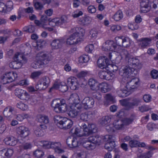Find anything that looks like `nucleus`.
Listing matches in <instances>:
<instances>
[{
  "label": "nucleus",
  "instance_id": "nucleus-1",
  "mask_svg": "<svg viewBox=\"0 0 158 158\" xmlns=\"http://www.w3.org/2000/svg\"><path fill=\"white\" fill-rule=\"evenodd\" d=\"M133 70H131L127 66L123 67L120 69L119 74L123 77L122 81L126 83V88L130 91L138 87L139 85V78H132Z\"/></svg>",
  "mask_w": 158,
  "mask_h": 158
},
{
  "label": "nucleus",
  "instance_id": "nucleus-2",
  "mask_svg": "<svg viewBox=\"0 0 158 158\" xmlns=\"http://www.w3.org/2000/svg\"><path fill=\"white\" fill-rule=\"evenodd\" d=\"M79 126L83 129L82 131H81L80 129L76 127L74 130L73 129L71 130L70 132L79 137H88L98 131V127L95 124L89 123L87 126L85 123H80Z\"/></svg>",
  "mask_w": 158,
  "mask_h": 158
},
{
  "label": "nucleus",
  "instance_id": "nucleus-3",
  "mask_svg": "<svg viewBox=\"0 0 158 158\" xmlns=\"http://www.w3.org/2000/svg\"><path fill=\"white\" fill-rule=\"evenodd\" d=\"M122 54V55L125 56L126 61L131 66V67L127 66L128 68L133 70V72L135 70L137 71L141 68V65L139 63V60L137 58L134 57L131 55L127 51H125Z\"/></svg>",
  "mask_w": 158,
  "mask_h": 158
},
{
  "label": "nucleus",
  "instance_id": "nucleus-4",
  "mask_svg": "<svg viewBox=\"0 0 158 158\" xmlns=\"http://www.w3.org/2000/svg\"><path fill=\"white\" fill-rule=\"evenodd\" d=\"M49 61L48 55L43 52H39L38 53L35 57V60L32 63L31 66L34 68H40V65H45L47 64Z\"/></svg>",
  "mask_w": 158,
  "mask_h": 158
},
{
  "label": "nucleus",
  "instance_id": "nucleus-5",
  "mask_svg": "<svg viewBox=\"0 0 158 158\" xmlns=\"http://www.w3.org/2000/svg\"><path fill=\"white\" fill-rule=\"evenodd\" d=\"M54 120L59 127L65 130L70 128L73 124L71 120L65 117H61L60 116H55Z\"/></svg>",
  "mask_w": 158,
  "mask_h": 158
},
{
  "label": "nucleus",
  "instance_id": "nucleus-6",
  "mask_svg": "<svg viewBox=\"0 0 158 158\" xmlns=\"http://www.w3.org/2000/svg\"><path fill=\"white\" fill-rule=\"evenodd\" d=\"M14 61L10 63V67L13 69H16L20 68L23 64L27 62V59L22 54L17 53L14 57Z\"/></svg>",
  "mask_w": 158,
  "mask_h": 158
},
{
  "label": "nucleus",
  "instance_id": "nucleus-7",
  "mask_svg": "<svg viewBox=\"0 0 158 158\" xmlns=\"http://www.w3.org/2000/svg\"><path fill=\"white\" fill-rule=\"evenodd\" d=\"M51 106L54 108V110L57 113H64L67 109L65 101L63 99L53 100L51 103Z\"/></svg>",
  "mask_w": 158,
  "mask_h": 158
},
{
  "label": "nucleus",
  "instance_id": "nucleus-8",
  "mask_svg": "<svg viewBox=\"0 0 158 158\" xmlns=\"http://www.w3.org/2000/svg\"><path fill=\"white\" fill-rule=\"evenodd\" d=\"M94 104V100L91 98H85L82 102V103L77 104L76 109L82 111L84 109H88L93 107Z\"/></svg>",
  "mask_w": 158,
  "mask_h": 158
},
{
  "label": "nucleus",
  "instance_id": "nucleus-9",
  "mask_svg": "<svg viewBox=\"0 0 158 158\" xmlns=\"http://www.w3.org/2000/svg\"><path fill=\"white\" fill-rule=\"evenodd\" d=\"M73 34L70 35L77 44L83 40V37L85 33V30L81 27H77L72 29L71 31Z\"/></svg>",
  "mask_w": 158,
  "mask_h": 158
},
{
  "label": "nucleus",
  "instance_id": "nucleus-10",
  "mask_svg": "<svg viewBox=\"0 0 158 158\" xmlns=\"http://www.w3.org/2000/svg\"><path fill=\"white\" fill-rule=\"evenodd\" d=\"M39 144L44 148H54L55 152L58 153L64 152V151L61 148V144L59 142H52L50 144L47 141H41L39 142Z\"/></svg>",
  "mask_w": 158,
  "mask_h": 158
},
{
  "label": "nucleus",
  "instance_id": "nucleus-11",
  "mask_svg": "<svg viewBox=\"0 0 158 158\" xmlns=\"http://www.w3.org/2000/svg\"><path fill=\"white\" fill-rule=\"evenodd\" d=\"M158 4V0H154L152 2H150L149 0H143L140 4L141 11L144 13L147 12L152 7L151 4H152V7L156 9Z\"/></svg>",
  "mask_w": 158,
  "mask_h": 158
},
{
  "label": "nucleus",
  "instance_id": "nucleus-12",
  "mask_svg": "<svg viewBox=\"0 0 158 158\" xmlns=\"http://www.w3.org/2000/svg\"><path fill=\"white\" fill-rule=\"evenodd\" d=\"M17 77V74L16 73L9 72L3 74L1 77L0 82L3 85L10 83L15 80Z\"/></svg>",
  "mask_w": 158,
  "mask_h": 158
},
{
  "label": "nucleus",
  "instance_id": "nucleus-13",
  "mask_svg": "<svg viewBox=\"0 0 158 158\" xmlns=\"http://www.w3.org/2000/svg\"><path fill=\"white\" fill-rule=\"evenodd\" d=\"M98 136L89 137L88 141L83 143V146L88 150L94 149L96 147V144L98 142Z\"/></svg>",
  "mask_w": 158,
  "mask_h": 158
},
{
  "label": "nucleus",
  "instance_id": "nucleus-14",
  "mask_svg": "<svg viewBox=\"0 0 158 158\" xmlns=\"http://www.w3.org/2000/svg\"><path fill=\"white\" fill-rule=\"evenodd\" d=\"M102 48L103 50L105 51H110L118 52V50L117 48L116 44L113 41L110 40H107L103 44Z\"/></svg>",
  "mask_w": 158,
  "mask_h": 158
},
{
  "label": "nucleus",
  "instance_id": "nucleus-15",
  "mask_svg": "<svg viewBox=\"0 0 158 158\" xmlns=\"http://www.w3.org/2000/svg\"><path fill=\"white\" fill-rule=\"evenodd\" d=\"M105 138L107 139V142L105 144V148L109 151H111L115 147V138L112 135H108L105 136Z\"/></svg>",
  "mask_w": 158,
  "mask_h": 158
},
{
  "label": "nucleus",
  "instance_id": "nucleus-16",
  "mask_svg": "<svg viewBox=\"0 0 158 158\" xmlns=\"http://www.w3.org/2000/svg\"><path fill=\"white\" fill-rule=\"evenodd\" d=\"M15 94L19 98L23 100H27L30 98V95L28 94L26 91L21 89H15Z\"/></svg>",
  "mask_w": 158,
  "mask_h": 158
},
{
  "label": "nucleus",
  "instance_id": "nucleus-17",
  "mask_svg": "<svg viewBox=\"0 0 158 158\" xmlns=\"http://www.w3.org/2000/svg\"><path fill=\"white\" fill-rule=\"evenodd\" d=\"M67 84L70 89L73 90H76L79 85L77 79L74 77H70L68 78Z\"/></svg>",
  "mask_w": 158,
  "mask_h": 158
},
{
  "label": "nucleus",
  "instance_id": "nucleus-18",
  "mask_svg": "<svg viewBox=\"0 0 158 158\" xmlns=\"http://www.w3.org/2000/svg\"><path fill=\"white\" fill-rule=\"evenodd\" d=\"M139 46L141 49H143L149 47L151 44V40L148 38H142L139 40Z\"/></svg>",
  "mask_w": 158,
  "mask_h": 158
},
{
  "label": "nucleus",
  "instance_id": "nucleus-19",
  "mask_svg": "<svg viewBox=\"0 0 158 158\" xmlns=\"http://www.w3.org/2000/svg\"><path fill=\"white\" fill-rule=\"evenodd\" d=\"M17 133L21 137L25 138L30 134L28 128L24 126H20L17 128Z\"/></svg>",
  "mask_w": 158,
  "mask_h": 158
},
{
  "label": "nucleus",
  "instance_id": "nucleus-20",
  "mask_svg": "<svg viewBox=\"0 0 158 158\" xmlns=\"http://www.w3.org/2000/svg\"><path fill=\"white\" fill-rule=\"evenodd\" d=\"M63 39H55L52 42L51 45L52 49H56L61 48L64 43Z\"/></svg>",
  "mask_w": 158,
  "mask_h": 158
},
{
  "label": "nucleus",
  "instance_id": "nucleus-21",
  "mask_svg": "<svg viewBox=\"0 0 158 158\" xmlns=\"http://www.w3.org/2000/svg\"><path fill=\"white\" fill-rule=\"evenodd\" d=\"M88 84L93 90L97 92L99 90V83L95 79L93 78L89 79Z\"/></svg>",
  "mask_w": 158,
  "mask_h": 158
},
{
  "label": "nucleus",
  "instance_id": "nucleus-22",
  "mask_svg": "<svg viewBox=\"0 0 158 158\" xmlns=\"http://www.w3.org/2000/svg\"><path fill=\"white\" fill-rule=\"evenodd\" d=\"M66 143L70 148L76 147L78 146V142L77 139L73 137H69L66 140Z\"/></svg>",
  "mask_w": 158,
  "mask_h": 158
},
{
  "label": "nucleus",
  "instance_id": "nucleus-23",
  "mask_svg": "<svg viewBox=\"0 0 158 158\" xmlns=\"http://www.w3.org/2000/svg\"><path fill=\"white\" fill-rule=\"evenodd\" d=\"M4 141L6 145L10 146H14L18 142L15 138L12 136L7 137L4 139Z\"/></svg>",
  "mask_w": 158,
  "mask_h": 158
},
{
  "label": "nucleus",
  "instance_id": "nucleus-24",
  "mask_svg": "<svg viewBox=\"0 0 158 158\" xmlns=\"http://www.w3.org/2000/svg\"><path fill=\"white\" fill-rule=\"evenodd\" d=\"M15 112V110L14 108L11 106H8L5 108L3 113L5 116L9 117L10 116L11 114H13Z\"/></svg>",
  "mask_w": 158,
  "mask_h": 158
},
{
  "label": "nucleus",
  "instance_id": "nucleus-25",
  "mask_svg": "<svg viewBox=\"0 0 158 158\" xmlns=\"http://www.w3.org/2000/svg\"><path fill=\"white\" fill-rule=\"evenodd\" d=\"M37 120L40 123H43L45 124H47L49 122L48 116L44 114H40L38 115L37 117Z\"/></svg>",
  "mask_w": 158,
  "mask_h": 158
},
{
  "label": "nucleus",
  "instance_id": "nucleus-26",
  "mask_svg": "<svg viewBox=\"0 0 158 158\" xmlns=\"http://www.w3.org/2000/svg\"><path fill=\"white\" fill-rule=\"evenodd\" d=\"M46 128V127L45 125L41 124L40 126L37 127L35 128L34 131L35 134L38 137L42 136L44 135V133L41 128L45 129Z\"/></svg>",
  "mask_w": 158,
  "mask_h": 158
},
{
  "label": "nucleus",
  "instance_id": "nucleus-27",
  "mask_svg": "<svg viewBox=\"0 0 158 158\" xmlns=\"http://www.w3.org/2000/svg\"><path fill=\"white\" fill-rule=\"evenodd\" d=\"M69 100L73 102V103L75 104V107L77 104H79V102L80 101V99L78 95L76 93L72 94L70 97Z\"/></svg>",
  "mask_w": 158,
  "mask_h": 158
},
{
  "label": "nucleus",
  "instance_id": "nucleus-28",
  "mask_svg": "<svg viewBox=\"0 0 158 158\" xmlns=\"http://www.w3.org/2000/svg\"><path fill=\"white\" fill-rule=\"evenodd\" d=\"M91 19L89 17H86L80 19L78 20V23L82 25H87L90 23Z\"/></svg>",
  "mask_w": 158,
  "mask_h": 158
},
{
  "label": "nucleus",
  "instance_id": "nucleus-29",
  "mask_svg": "<svg viewBox=\"0 0 158 158\" xmlns=\"http://www.w3.org/2000/svg\"><path fill=\"white\" fill-rule=\"evenodd\" d=\"M114 127L117 130H121L124 127L123 122L121 120L115 121L113 123Z\"/></svg>",
  "mask_w": 158,
  "mask_h": 158
},
{
  "label": "nucleus",
  "instance_id": "nucleus-30",
  "mask_svg": "<svg viewBox=\"0 0 158 158\" xmlns=\"http://www.w3.org/2000/svg\"><path fill=\"white\" fill-rule=\"evenodd\" d=\"M122 47L124 48L129 47L132 42L131 40L128 37H124L123 36Z\"/></svg>",
  "mask_w": 158,
  "mask_h": 158
},
{
  "label": "nucleus",
  "instance_id": "nucleus-31",
  "mask_svg": "<svg viewBox=\"0 0 158 158\" xmlns=\"http://www.w3.org/2000/svg\"><path fill=\"white\" fill-rule=\"evenodd\" d=\"M99 88H101V91L103 93H106L110 90L108 85L106 83H102L99 84Z\"/></svg>",
  "mask_w": 158,
  "mask_h": 158
},
{
  "label": "nucleus",
  "instance_id": "nucleus-32",
  "mask_svg": "<svg viewBox=\"0 0 158 158\" xmlns=\"http://www.w3.org/2000/svg\"><path fill=\"white\" fill-rule=\"evenodd\" d=\"M130 90L127 89L118 90L117 91V93L118 95L120 97H125L127 96L130 94Z\"/></svg>",
  "mask_w": 158,
  "mask_h": 158
},
{
  "label": "nucleus",
  "instance_id": "nucleus-33",
  "mask_svg": "<svg viewBox=\"0 0 158 158\" xmlns=\"http://www.w3.org/2000/svg\"><path fill=\"white\" fill-rule=\"evenodd\" d=\"M123 17V15L121 10H118L113 16V18L116 21H118Z\"/></svg>",
  "mask_w": 158,
  "mask_h": 158
},
{
  "label": "nucleus",
  "instance_id": "nucleus-34",
  "mask_svg": "<svg viewBox=\"0 0 158 158\" xmlns=\"http://www.w3.org/2000/svg\"><path fill=\"white\" fill-rule=\"evenodd\" d=\"M123 36H117L115 38V40L116 43V44L117 46V48L118 50V52L120 51L119 48L122 46L123 40Z\"/></svg>",
  "mask_w": 158,
  "mask_h": 158
},
{
  "label": "nucleus",
  "instance_id": "nucleus-35",
  "mask_svg": "<svg viewBox=\"0 0 158 158\" xmlns=\"http://www.w3.org/2000/svg\"><path fill=\"white\" fill-rule=\"evenodd\" d=\"M100 72H99V78L106 79V80H109V76H110L109 74L108 73L106 72L105 70H100Z\"/></svg>",
  "mask_w": 158,
  "mask_h": 158
},
{
  "label": "nucleus",
  "instance_id": "nucleus-36",
  "mask_svg": "<svg viewBox=\"0 0 158 158\" xmlns=\"http://www.w3.org/2000/svg\"><path fill=\"white\" fill-rule=\"evenodd\" d=\"M127 51L125 50H123L120 53V55L117 57L115 60V63L117 64H119L121 63L122 59H124L126 60V58L124 56L122 55V54L124 52V51Z\"/></svg>",
  "mask_w": 158,
  "mask_h": 158
},
{
  "label": "nucleus",
  "instance_id": "nucleus-37",
  "mask_svg": "<svg viewBox=\"0 0 158 158\" xmlns=\"http://www.w3.org/2000/svg\"><path fill=\"white\" fill-rule=\"evenodd\" d=\"M41 82L43 83L44 85L45 86V87L47 88L50 83V80L49 78L48 77H44L41 78L40 80Z\"/></svg>",
  "mask_w": 158,
  "mask_h": 158
},
{
  "label": "nucleus",
  "instance_id": "nucleus-38",
  "mask_svg": "<svg viewBox=\"0 0 158 158\" xmlns=\"http://www.w3.org/2000/svg\"><path fill=\"white\" fill-rule=\"evenodd\" d=\"M44 5L43 0H39L34 3V6L36 9L41 10L43 8Z\"/></svg>",
  "mask_w": 158,
  "mask_h": 158
},
{
  "label": "nucleus",
  "instance_id": "nucleus-39",
  "mask_svg": "<svg viewBox=\"0 0 158 158\" xmlns=\"http://www.w3.org/2000/svg\"><path fill=\"white\" fill-rule=\"evenodd\" d=\"M79 112V111H77L76 108L71 109L69 111L68 114L71 117L75 118L77 116Z\"/></svg>",
  "mask_w": 158,
  "mask_h": 158
},
{
  "label": "nucleus",
  "instance_id": "nucleus-40",
  "mask_svg": "<svg viewBox=\"0 0 158 158\" xmlns=\"http://www.w3.org/2000/svg\"><path fill=\"white\" fill-rule=\"evenodd\" d=\"M68 88L67 85L64 82H61L60 83L59 86V90L62 92H65L68 89Z\"/></svg>",
  "mask_w": 158,
  "mask_h": 158
},
{
  "label": "nucleus",
  "instance_id": "nucleus-41",
  "mask_svg": "<svg viewBox=\"0 0 158 158\" xmlns=\"http://www.w3.org/2000/svg\"><path fill=\"white\" fill-rule=\"evenodd\" d=\"M89 60V56L86 55H83L80 56L79 58V61L80 63H86Z\"/></svg>",
  "mask_w": 158,
  "mask_h": 158
},
{
  "label": "nucleus",
  "instance_id": "nucleus-42",
  "mask_svg": "<svg viewBox=\"0 0 158 158\" xmlns=\"http://www.w3.org/2000/svg\"><path fill=\"white\" fill-rule=\"evenodd\" d=\"M28 117V115L27 114H19L16 115V118L19 121L21 122L24 119L27 118Z\"/></svg>",
  "mask_w": 158,
  "mask_h": 158
},
{
  "label": "nucleus",
  "instance_id": "nucleus-43",
  "mask_svg": "<svg viewBox=\"0 0 158 158\" xmlns=\"http://www.w3.org/2000/svg\"><path fill=\"white\" fill-rule=\"evenodd\" d=\"M110 121V118L108 116H105L102 118L101 122V124L103 126L107 125Z\"/></svg>",
  "mask_w": 158,
  "mask_h": 158
},
{
  "label": "nucleus",
  "instance_id": "nucleus-44",
  "mask_svg": "<svg viewBox=\"0 0 158 158\" xmlns=\"http://www.w3.org/2000/svg\"><path fill=\"white\" fill-rule=\"evenodd\" d=\"M3 149L7 158L10 157L12 155L14 151L12 149Z\"/></svg>",
  "mask_w": 158,
  "mask_h": 158
},
{
  "label": "nucleus",
  "instance_id": "nucleus-45",
  "mask_svg": "<svg viewBox=\"0 0 158 158\" xmlns=\"http://www.w3.org/2000/svg\"><path fill=\"white\" fill-rule=\"evenodd\" d=\"M122 27L119 25H113L110 26L111 30L114 32H116L121 30Z\"/></svg>",
  "mask_w": 158,
  "mask_h": 158
},
{
  "label": "nucleus",
  "instance_id": "nucleus-46",
  "mask_svg": "<svg viewBox=\"0 0 158 158\" xmlns=\"http://www.w3.org/2000/svg\"><path fill=\"white\" fill-rule=\"evenodd\" d=\"M128 26L129 29L132 30H137L139 27L138 25L136 23H129Z\"/></svg>",
  "mask_w": 158,
  "mask_h": 158
},
{
  "label": "nucleus",
  "instance_id": "nucleus-47",
  "mask_svg": "<svg viewBox=\"0 0 158 158\" xmlns=\"http://www.w3.org/2000/svg\"><path fill=\"white\" fill-rule=\"evenodd\" d=\"M34 156L37 158H40L44 155L43 152L40 150H36L33 153Z\"/></svg>",
  "mask_w": 158,
  "mask_h": 158
},
{
  "label": "nucleus",
  "instance_id": "nucleus-48",
  "mask_svg": "<svg viewBox=\"0 0 158 158\" xmlns=\"http://www.w3.org/2000/svg\"><path fill=\"white\" fill-rule=\"evenodd\" d=\"M42 73L39 71H35L31 73V77L32 79L37 78L40 76Z\"/></svg>",
  "mask_w": 158,
  "mask_h": 158
},
{
  "label": "nucleus",
  "instance_id": "nucleus-49",
  "mask_svg": "<svg viewBox=\"0 0 158 158\" xmlns=\"http://www.w3.org/2000/svg\"><path fill=\"white\" fill-rule=\"evenodd\" d=\"M13 6V3L12 1H8L6 3V8H5V9L6 12L10 11L12 9Z\"/></svg>",
  "mask_w": 158,
  "mask_h": 158
},
{
  "label": "nucleus",
  "instance_id": "nucleus-50",
  "mask_svg": "<svg viewBox=\"0 0 158 158\" xmlns=\"http://www.w3.org/2000/svg\"><path fill=\"white\" fill-rule=\"evenodd\" d=\"M141 100L139 98H135L131 102H130L131 108H132L135 106L138 105L139 103L141 102Z\"/></svg>",
  "mask_w": 158,
  "mask_h": 158
},
{
  "label": "nucleus",
  "instance_id": "nucleus-51",
  "mask_svg": "<svg viewBox=\"0 0 158 158\" xmlns=\"http://www.w3.org/2000/svg\"><path fill=\"white\" fill-rule=\"evenodd\" d=\"M105 98L106 100L111 102L112 103H114L116 102L114 97L110 94H106Z\"/></svg>",
  "mask_w": 158,
  "mask_h": 158
},
{
  "label": "nucleus",
  "instance_id": "nucleus-52",
  "mask_svg": "<svg viewBox=\"0 0 158 158\" xmlns=\"http://www.w3.org/2000/svg\"><path fill=\"white\" fill-rule=\"evenodd\" d=\"M120 104L123 106H125L128 109L131 108L130 102H129L127 101L126 100H120Z\"/></svg>",
  "mask_w": 158,
  "mask_h": 158
},
{
  "label": "nucleus",
  "instance_id": "nucleus-53",
  "mask_svg": "<svg viewBox=\"0 0 158 158\" xmlns=\"http://www.w3.org/2000/svg\"><path fill=\"white\" fill-rule=\"evenodd\" d=\"M133 119L132 118H124L122 121L123 122V124L124 125H128L132 123L133 121Z\"/></svg>",
  "mask_w": 158,
  "mask_h": 158
},
{
  "label": "nucleus",
  "instance_id": "nucleus-54",
  "mask_svg": "<svg viewBox=\"0 0 158 158\" xmlns=\"http://www.w3.org/2000/svg\"><path fill=\"white\" fill-rule=\"evenodd\" d=\"M57 19L58 25H60L67 22V18L65 16H62L60 19L57 18Z\"/></svg>",
  "mask_w": 158,
  "mask_h": 158
},
{
  "label": "nucleus",
  "instance_id": "nucleus-55",
  "mask_svg": "<svg viewBox=\"0 0 158 158\" xmlns=\"http://www.w3.org/2000/svg\"><path fill=\"white\" fill-rule=\"evenodd\" d=\"M17 106L23 110H25L27 108V105L24 103L20 102L17 103Z\"/></svg>",
  "mask_w": 158,
  "mask_h": 158
},
{
  "label": "nucleus",
  "instance_id": "nucleus-56",
  "mask_svg": "<svg viewBox=\"0 0 158 158\" xmlns=\"http://www.w3.org/2000/svg\"><path fill=\"white\" fill-rule=\"evenodd\" d=\"M66 43L69 45H73L74 44H76L77 43H76V41L74 40V39L70 36L68 38L66 41Z\"/></svg>",
  "mask_w": 158,
  "mask_h": 158
},
{
  "label": "nucleus",
  "instance_id": "nucleus-57",
  "mask_svg": "<svg viewBox=\"0 0 158 158\" xmlns=\"http://www.w3.org/2000/svg\"><path fill=\"white\" fill-rule=\"evenodd\" d=\"M94 46L92 44H89L86 46L85 48V51L89 53H91L94 49Z\"/></svg>",
  "mask_w": 158,
  "mask_h": 158
},
{
  "label": "nucleus",
  "instance_id": "nucleus-58",
  "mask_svg": "<svg viewBox=\"0 0 158 158\" xmlns=\"http://www.w3.org/2000/svg\"><path fill=\"white\" fill-rule=\"evenodd\" d=\"M57 18L54 19L50 21H48V23L49 25L51 26L52 27L58 25L59 23H58V21H57Z\"/></svg>",
  "mask_w": 158,
  "mask_h": 158
},
{
  "label": "nucleus",
  "instance_id": "nucleus-59",
  "mask_svg": "<svg viewBox=\"0 0 158 158\" xmlns=\"http://www.w3.org/2000/svg\"><path fill=\"white\" fill-rule=\"evenodd\" d=\"M80 119L84 121H87L88 119V115L86 113L81 114L80 115Z\"/></svg>",
  "mask_w": 158,
  "mask_h": 158
},
{
  "label": "nucleus",
  "instance_id": "nucleus-60",
  "mask_svg": "<svg viewBox=\"0 0 158 158\" xmlns=\"http://www.w3.org/2000/svg\"><path fill=\"white\" fill-rule=\"evenodd\" d=\"M139 142L135 140H131L129 142V146L132 147H135L138 146Z\"/></svg>",
  "mask_w": 158,
  "mask_h": 158
},
{
  "label": "nucleus",
  "instance_id": "nucleus-61",
  "mask_svg": "<svg viewBox=\"0 0 158 158\" xmlns=\"http://www.w3.org/2000/svg\"><path fill=\"white\" fill-rule=\"evenodd\" d=\"M143 99L145 102H149L151 101L152 97L150 95L146 94L143 96Z\"/></svg>",
  "mask_w": 158,
  "mask_h": 158
},
{
  "label": "nucleus",
  "instance_id": "nucleus-62",
  "mask_svg": "<svg viewBox=\"0 0 158 158\" xmlns=\"http://www.w3.org/2000/svg\"><path fill=\"white\" fill-rule=\"evenodd\" d=\"M151 75L153 78L156 79L158 78V71L155 69L151 71Z\"/></svg>",
  "mask_w": 158,
  "mask_h": 158
},
{
  "label": "nucleus",
  "instance_id": "nucleus-63",
  "mask_svg": "<svg viewBox=\"0 0 158 158\" xmlns=\"http://www.w3.org/2000/svg\"><path fill=\"white\" fill-rule=\"evenodd\" d=\"M139 109L141 112H143L149 110L150 109V108L148 106L143 105L139 107Z\"/></svg>",
  "mask_w": 158,
  "mask_h": 158
},
{
  "label": "nucleus",
  "instance_id": "nucleus-64",
  "mask_svg": "<svg viewBox=\"0 0 158 158\" xmlns=\"http://www.w3.org/2000/svg\"><path fill=\"white\" fill-rule=\"evenodd\" d=\"M23 147L24 149H30L32 147V144L30 142H24L23 144Z\"/></svg>",
  "mask_w": 158,
  "mask_h": 158
}]
</instances>
